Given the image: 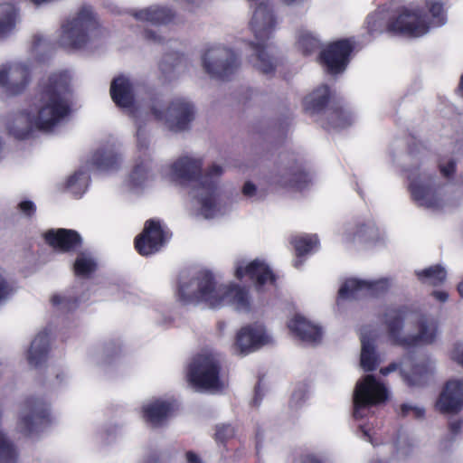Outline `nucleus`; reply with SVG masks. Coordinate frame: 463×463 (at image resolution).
Here are the masks:
<instances>
[{
	"label": "nucleus",
	"mask_w": 463,
	"mask_h": 463,
	"mask_svg": "<svg viewBox=\"0 0 463 463\" xmlns=\"http://www.w3.org/2000/svg\"><path fill=\"white\" fill-rule=\"evenodd\" d=\"M458 93L460 97L463 98V74L460 77V81L458 88Z\"/></svg>",
	"instance_id": "obj_63"
},
{
	"label": "nucleus",
	"mask_w": 463,
	"mask_h": 463,
	"mask_svg": "<svg viewBox=\"0 0 463 463\" xmlns=\"http://www.w3.org/2000/svg\"><path fill=\"white\" fill-rule=\"evenodd\" d=\"M309 181L308 174L302 166H296L290 169L286 176H282L279 180L274 181L281 186H295L298 189H302L305 184Z\"/></svg>",
	"instance_id": "obj_43"
},
{
	"label": "nucleus",
	"mask_w": 463,
	"mask_h": 463,
	"mask_svg": "<svg viewBox=\"0 0 463 463\" xmlns=\"http://www.w3.org/2000/svg\"><path fill=\"white\" fill-rule=\"evenodd\" d=\"M462 427H463L462 420H453L449 423V430L454 435L459 433Z\"/></svg>",
	"instance_id": "obj_57"
},
{
	"label": "nucleus",
	"mask_w": 463,
	"mask_h": 463,
	"mask_svg": "<svg viewBox=\"0 0 463 463\" xmlns=\"http://www.w3.org/2000/svg\"><path fill=\"white\" fill-rule=\"evenodd\" d=\"M409 191L414 203L432 211L441 210L449 203V185L441 184L432 174L420 167L408 175Z\"/></svg>",
	"instance_id": "obj_8"
},
{
	"label": "nucleus",
	"mask_w": 463,
	"mask_h": 463,
	"mask_svg": "<svg viewBox=\"0 0 463 463\" xmlns=\"http://www.w3.org/2000/svg\"><path fill=\"white\" fill-rule=\"evenodd\" d=\"M121 161V156L115 146L99 148L91 157V164L99 171L116 170Z\"/></svg>",
	"instance_id": "obj_32"
},
{
	"label": "nucleus",
	"mask_w": 463,
	"mask_h": 463,
	"mask_svg": "<svg viewBox=\"0 0 463 463\" xmlns=\"http://www.w3.org/2000/svg\"><path fill=\"white\" fill-rule=\"evenodd\" d=\"M234 435V430L230 424H222L216 427L215 439L223 442Z\"/></svg>",
	"instance_id": "obj_49"
},
{
	"label": "nucleus",
	"mask_w": 463,
	"mask_h": 463,
	"mask_svg": "<svg viewBox=\"0 0 463 463\" xmlns=\"http://www.w3.org/2000/svg\"><path fill=\"white\" fill-rule=\"evenodd\" d=\"M378 17H379L378 14H374L369 15L367 17L366 24H367L368 30L371 33H374V32L378 31V26L376 24Z\"/></svg>",
	"instance_id": "obj_53"
},
{
	"label": "nucleus",
	"mask_w": 463,
	"mask_h": 463,
	"mask_svg": "<svg viewBox=\"0 0 463 463\" xmlns=\"http://www.w3.org/2000/svg\"><path fill=\"white\" fill-rule=\"evenodd\" d=\"M152 154L153 149L150 146L149 137L146 131L138 125L137 129L136 163L128 180V185L132 191L139 192L152 180L154 176Z\"/></svg>",
	"instance_id": "obj_11"
},
{
	"label": "nucleus",
	"mask_w": 463,
	"mask_h": 463,
	"mask_svg": "<svg viewBox=\"0 0 463 463\" xmlns=\"http://www.w3.org/2000/svg\"><path fill=\"white\" fill-rule=\"evenodd\" d=\"M436 409L447 414H455L463 408V379H450L443 387Z\"/></svg>",
	"instance_id": "obj_24"
},
{
	"label": "nucleus",
	"mask_w": 463,
	"mask_h": 463,
	"mask_svg": "<svg viewBox=\"0 0 463 463\" xmlns=\"http://www.w3.org/2000/svg\"><path fill=\"white\" fill-rule=\"evenodd\" d=\"M249 4L250 9L255 8L256 5H260L262 3H268L265 0H246Z\"/></svg>",
	"instance_id": "obj_62"
},
{
	"label": "nucleus",
	"mask_w": 463,
	"mask_h": 463,
	"mask_svg": "<svg viewBox=\"0 0 463 463\" xmlns=\"http://www.w3.org/2000/svg\"><path fill=\"white\" fill-rule=\"evenodd\" d=\"M20 454L16 445L4 432L0 431V463H19Z\"/></svg>",
	"instance_id": "obj_41"
},
{
	"label": "nucleus",
	"mask_w": 463,
	"mask_h": 463,
	"mask_svg": "<svg viewBox=\"0 0 463 463\" xmlns=\"http://www.w3.org/2000/svg\"><path fill=\"white\" fill-rule=\"evenodd\" d=\"M392 286L393 280L386 277L368 279L349 278L340 286L338 295L342 299L377 297L388 291Z\"/></svg>",
	"instance_id": "obj_19"
},
{
	"label": "nucleus",
	"mask_w": 463,
	"mask_h": 463,
	"mask_svg": "<svg viewBox=\"0 0 463 463\" xmlns=\"http://www.w3.org/2000/svg\"><path fill=\"white\" fill-rule=\"evenodd\" d=\"M143 463H157V458L154 456H151L144 459Z\"/></svg>",
	"instance_id": "obj_64"
},
{
	"label": "nucleus",
	"mask_w": 463,
	"mask_h": 463,
	"mask_svg": "<svg viewBox=\"0 0 463 463\" xmlns=\"http://www.w3.org/2000/svg\"><path fill=\"white\" fill-rule=\"evenodd\" d=\"M385 241V232L381 231L372 220L349 224L340 234V241L346 247L371 248L383 245Z\"/></svg>",
	"instance_id": "obj_17"
},
{
	"label": "nucleus",
	"mask_w": 463,
	"mask_h": 463,
	"mask_svg": "<svg viewBox=\"0 0 463 463\" xmlns=\"http://www.w3.org/2000/svg\"><path fill=\"white\" fill-rule=\"evenodd\" d=\"M177 298L184 305L204 304L211 308L231 306L239 312H250L252 305L247 287L233 281L221 283L209 269H201L181 281Z\"/></svg>",
	"instance_id": "obj_3"
},
{
	"label": "nucleus",
	"mask_w": 463,
	"mask_h": 463,
	"mask_svg": "<svg viewBox=\"0 0 463 463\" xmlns=\"http://www.w3.org/2000/svg\"><path fill=\"white\" fill-rule=\"evenodd\" d=\"M168 240V234L161 223L150 220L146 222L143 232L137 237L135 246L141 255H150L158 251Z\"/></svg>",
	"instance_id": "obj_22"
},
{
	"label": "nucleus",
	"mask_w": 463,
	"mask_h": 463,
	"mask_svg": "<svg viewBox=\"0 0 463 463\" xmlns=\"http://www.w3.org/2000/svg\"><path fill=\"white\" fill-rule=\"evenodd\" d=\"M354 43L348 39H341L328 43L320 52V61L331 74L342 73L347 67Z\"/></svg>",
	"instance_id": "obj_20"
},
{
	"label": "nucleus",
	"mask_w": 463,
	"mask_h": 463,
	"mask_svg": "<svg viewBox=\"0 0 463 463\" xmlns=\"http://www.w3.org/2000/svg\"><path fill=\"white\" fill-rule=\"evenodd\" d=\"M436 409L447 414H455L463 408V379H450L443 387Z\"/></svg>",
	"instance_id": "obj_23"
},
{
	"label": "nucleus",
	"mask_w": 463,
	"mask_h": 463,
	"mask_svg": "<svg viewBox=\"0 0 463 463\" xmlns=\"http://www.w3.org/2000/svg\"><path fill=\"white\" fill-rule=\"evenodd\" d=\"M136 20L142 23H148L153 25L166 24L174 20V12L165 6H150L133 12Z\"/></svg>",
	"instance_id": "obj_31"
},
{
	"label": "nucleus",
	"mask_w": 463,
	"mask_h": 463,
	"mask_svg": "<svg viewBox=\"0 0 463 463\" xmlns=\"http://www.w3.org/2000/svg\"><path fill=\"white\" fill-rule=\"evenodd\" d=\"M400 414L402 417H411L413 419H421L425 415L423 407L414 405L411 403H404L401 406Z\"/></svg>",
	"instance_id": "obj_48"
},
{
	"label": "nucleus",
	"mask_w": 463,
	"mask_h": 463,
	"mask_svg": "<svg viewBox=\"0 0 463 463\" xmlns=\"http://www.w3.org/2000/svg\"><path fill=\"white\" fill-rule=\"evenodd\" d=\"M290 334L306 344H317L321 341L323 331L321 326L310 321L301 314H294L287 323Z\"/></svg>",
	"instance_id": "obj_25"
},
{
	"label": "nucleus",
	"mask_w": 463,
	"mask_h": 463,
	"mask_svg": "<svg viewBox=\"0 0 463 463\" xmlns=\"http://www.w3.org/2000/svg\"><path fill=\"white\" fill-rule=\"evenodd\" d=\"M233 276L238 280L248 278L258 291L268 290L276 284V276L270 266L260 258L254 260L245 257L236 258L233 261Z\"/></svg>",
	"instance_id": "obj_14"
},
{
	"label": "nucleus",
	"mask_w": 463,
	"mask_h": 463,
	"mask_svg": "<svg viewBox=\"0 0 463 463\" xmlns=\"http://www.w3.org/2000/svg\"><path fill=\"white\" fill-rule=\"evenodd\" d=\"M439 168L442 176L450 180L456 173L457 161L453 157L441 158L439 162Z\"/></svg>",
	"instance_id": "obj_47"
},
{
	"label": "nucleus",
	"mask_w": 463,
	"mask_h": 463,
	"mask_svg": "<svg viewBox=\"0 0 463 463\" xmlns=\"http://www.w3.org/2000/svg\"><path fill=\"white\" fill-rule=\"evenodd\" d=\"M52 422L50 403L41 398L26 400L18 412L16 431L25 438L38 437Z\"/></svg>",
	"instance_id": "obj_10"
},
{
	"label": "nucleus",
	"mask_w": 463,
	"mask_h": 463,
	"mask_svg": "<svg viewBox=\"0 0 463 463\" xmlns=\"http://www.w3.org/2000/svg\"><path fill=\"white\" fill-rule=\"evenodd\" d=\"M144 36L148 41H152L154 43H161L163 41L162 37L156 32L151 30H146L144 32Z\"/></svg>",
	"instance_id": "obj_56"
},
{
	"label": "nucleus",
	"mask_w": 463,
	"mask_h": 463,
	"mask_svg": "<svg viewBox=\"0 0 463 463\" xmlns=\"http://www.w3.org/2000/svg\"><path fill=\"white\" fill-rule=\"evenodd\" d=\"M186 460L187 463H203L201 458L192 451L186 453Z\"/></svg>",
	"instance_id": "obj_59"
},
{
	"label": "nucleus",
	"mask_w": 463,
	"mask_h": 463,
	"mask_svg": "<svg viewBox=\"0 0 463 463\" xmlns=\"http://www.w3.org/2000/svg\"><path fill=\"white\" fill-rule=\"evenodd\" d=\"M110 94L113 101L127 109L137 121L140 111L134 104V90L130 80L125 76L115 78L111 82Z\"/></svg>",
	"instance_id": "obj_26"
},
{
	"label": "nucleus",
	"mask_w": 463,
	"mask_h": 463,
	"mask_svg": "<svg viewBox=\"0 0 463 463\" xmlns=\"http://www.w3.org/2000/svg\"><path fill=\"white\" fill-rule=\"evenodd\" d=\"M360 338V366L365 372L373 371L380 364L378 354L375 351V342L378 338V334L376 332L370 331L368 328H364L361 332Z\"/></svg>",
	"instance_id": "obj_29"
},
{
	"label": "nucleus",
	"mask_w": 463,
	"mask_h": 463,
	"mask_svg": "<svg viewBox=\"0 0 463 463\" xmlns=\"http://www.w3.org/2000/svg\"><path fill=\"white\" fill-rule=\"evenodd\" d=\"M239 64L236 53L231 48L221 43L210 45L202 55L203 71L214 79L228 78L236 71Z\"/></svg>",
	"instance_id": "obj_13"
},
{
	"label": "nucleus",
	"mask_w": 463,
	"mask_h": 463,
	"mask_svg": "<svg viewBox=\"0 0 463 463\" xmlns=\"http://www.w3.org/2000/svg\"><path fill=\"white\" fill-rule=\"evenodd\" d=\"M250 10L249 25L255 42L250 44L252 53L249 61L259 71L270 74L278 66L279 61L274 49L267 44V41L273 36L279 20L269 3H262Z\"/></svg>",
	"instance_id": "obj_6"
},
{
	"label": "nucleus",
	"mask_w": 463,
	"mask_h": 463,
	"mask_svg": "<svg viewBox=\"0 0 463 463\" xmlns=\"http://www.w3.org/2000/svg\"><path fill=\"white\" fill-rule=\"evenodd\" d=\"M201 158L184 156L163 169V175L172 181L193 184L191 213L203 219H213L226 214L230 206L219 199L216 190L223 167L213 164L204 174H201Z\"/></svg>",
	"instance_id": "obj_2"
},
{
	"label": "nucleus",
	"mask_w": 463,
	"mask_h": 463,
	"mask_svg": "<svg viewBox=\"0 0 463 463\" xmlns=\"http://www.w3.org/2000/svg\"><path fill=\"white\" fill-rule=\"evenodd\" d=\"M273 338L261 323H253L242 326L236 335V347L241 354L254 352L271 344Z\"/></svg>",
	"instance_id": "obj_21"
},
{
	"label": "nucleus",
	"mask_w": 463,
	"mask_h": 463,
	"mask_svg": "<svg viewBox=\"0 0 463 463\" xmlns=\"http://www.w3.org/2000/svg\"><path fill=\"white\" fill-rule=\"evenodd\" d=\"M329 98L330 90L328 87L321 85L305 97L303 100L304 109L311 115L319 114L325 109Z\"/></svg>",
	"instance_id": "obj_35"
},
{
	"label": "nucleus",
	"mask_w": 463,
	"mask_h": 463,
	"mask_svg": "<svg viewBox=\"0 0 463 463\" xmlns=\"http://www.w3.org/2000/svg\"><path fill=\"white\" fill-rule=\"evenodd\" d=\"M120 346L114 343L107 344L102 349L92 352L89 357L93 364L104 366L110 364L114 358L119 355Z\"/></svg>",
	"instance_id": "obj_40"
},
{
	"label": "nucleus",
	"mask_w": 463,
	"mask_h": 463,
	"mask_svg": "<svg viewBox=\"0 0 463 463\" xmlns=\"http://www.w3.org/2000/svg\"><path fill=\"white\" fill-rule=\"evenodd\" d=\"M220 358L213 350H203L188 365V383L197 391L218 392L224 388L220 379Z\"/></svg>",
	"instance_id": "obj_9"
},
{
	"label": "nucleus",
	"mask_w": 463,
	"mask_h": 463,
	"mask_svg": "<svg viewBox=\"0 0 463 463\" xmlns=\"http://www.w3.org/2000/svg\"><path fill=\"white\" fill-rule=\"evenodd\" d=\"M50 342V333L44 329L40 331L32 341L27 354V360L31 366L37 367L43 363L47 357Z\"/></svg>",
	"instance_id": "obj_33"
},
{
	"label": "nucleus",
	"mask_w": 463,
	"mask_h": 463,
	"mask_svg": "<svg viewBox=\"0 0 463 463\" xmlns=\"http://www.w3.org/2000/svg\"><path fill=\"white\" fill-rule=\"evenodd\" d=\"M300 463H322V460L317 455L314 453H307L301 458Z\"/></svg>",
	"instance_id": "obj_55"
},
{
	"label": "nucleus",
	"mask_w": 463,
	"mask_h": 463,
	"mask_svg": "<svg viewBox=\"0 0 463 463\" xmlns=\"http://www.w3.org/2000/svg\"><path fill=\"white\" fill-rule=\"evenodd\" d=\"M16 289L12 282L0 270V307L5 305L15 294Z\"/></svg>",
	"instance_id": "obj_46"
},
{
	"label": "nucleus",
	"mask_w": 463,
	"mask_h": 463,
	"mask_svg": "<svg viewBox=\"0 0 463 463\" xmlns=\"http://www.w3.org/2000/svg\"><path fill=\"white\" fill-rule=\"evenodd\" d=\"M242 194L251 200H256L258 198V189L257 186L250 181L245 182L241 189Z\"/></svg>",
	"instance_id": "obj_52"
},
{
	"label": "nucleus",
	"mask_w": 463,
	"mask_h": 463,
	"mask_svg": "<svg viewBox=\"0 0 463 463\" xmlns=\"http://www.w3.org/2000/svg\"><path fill=\"white\" fill-rule=\"evenodd\" d=\"M176 2L183 5L188 10L193 11L202 4L203 0H176Z\"/></svg>",
	"instance_id": "obj_54"
},
{
	"label": "nucleus",
	"mask_w": 463,
	"mask_h": 463,
	"mask_svg": "<svg viewBox=\"0 0 463 463\" xmlns=\"http://www.w3.org/2000/svg\"><path fill=\"white\" fill-rule=\"evenodd\" d=\"M49 49V42L48 40L41 33H36L32 37L30 43V55L29 58L33 63L35 61H40L42 60L43 55Z\"/></svg>",
	"instance_id": "obj_45"
},
{
	"label": "nucleus",
	"mask_w": 463,
	"mask_h": 463,
	"mask_svg": "<svg viewBox=\"0 0 463 463\" xmlns=\"http://www.w3.org/2000/svg\"><path fill=\"white\" fill-rule=\"evenodd\" d=\"M450 358L463 368V344L457 343L450 351Z\"/></svg>",
	"instance_id": "obj_50"
},
{
	"label": "nucleus",
	"mask_w": 463,
	"mask_h": 463,
	"mask_svg": "<svg viewBox=\"0 0 463 463\" xmlns=\"http://www.w3.org/2000/svg\"><path fill=\"white\" fill-rule=\"evenodd\" d=\"M151 111L158 121L174 132L186 129L194 117L193 104L183 98L173 99L164 109L156 103L152 106Z\"/></svg>",
	"instance_id": "obj_15"
},
{
	"label": "nucleus",
	"mask_w": 463,
	"mask_h": 463,
	"mask_svg": "<svg viewBox=\"0 0 463 463\" xmlns=\"http://www.w3.org/2000/svg\"><path fill=\"white\" fill-rule=\"evenodd\" d=\"M90 175L86 169L80 168L68 176L62 183L63 189L75 196H81L87 190Z\"/></svg>",
	"instance_id": "obj_38"
},
{
	"label": "nucleus",
	"mask_w": 463,
	"mask_h": 463,
	"mask_svg": "<svg viewBox=\"0 0 463 463\" xmlns=\"http://www.w3.org/2000/svg\"><path fill=\"white\" fill-rule=\"evenodd\" d=\"M433 296L436 299H438L440 302L447 301L449 295L445 291H434Z\"/></svg>",
	"instance_id": "obj_60"
},
{
	"label": "nucleus",
	"mask_w": 463,
	"mask_h": 463,
	"mask_svg": "<svg viewBox=\"0 0 463 463\" xmlns=\"http://www.w3.org/2000/svg\"><path fill=\"white\" fill-rule=\"evenodd\" d=\"M426 14L418 5L402 7L392 14L387 23V30L410 38H420L431 29L441 27L448 22L442 0H423Z\"/></svg>",
	"instance_id": "obj_5"
},
{
	"label": "nucleus",
	"mask_w": 463,
	"mask_h": 463,
	"mask_svg": "<svg viewBox=\"0 0 463 463\" xmlns=\"http://www.w3.org/2000/svg\"><path fill=\"white\" fill-rule=\"evenodd\" d=\"M290 244L296 252L293 261L295 268H300L304 262V257L317 250L319 241L316 234H297L290 238Z\"/></svg>",
	"instance_id": "obj_30"
},
{
	"label": "nucleus",
	"mask_w": 463,
	"mask_h": 463,
	"mask_svg": "<svg viewBox=\"0 0 463 463\" xmlns=\"http://www.w3.org/2000/svg\"><path fill=\"white\" fill-rule=\"evenodd\" d=\"M33 63L30 59L11 61L0 65V88L7 95H19L32 80Z\"/></svg>",
	"instance_id": "obj_16"
},
{
	"label": "nucleus",
	"mask_w": 463,
	"mask_h": 463,
	"mask_svg": "<svg viewBox=\"0 0 463 463\" xmlns=\"http://www.w3.org/2000/svg\"><path fill=\"white\" fill-rule=\"evenodd\" d=\"M354 116L348 109H333L328 116L327 128L335 130L344 129L354 122Z\"/></svg>",
	"instance_id": "obj_42"
},
{
	"label": "nucleus",
	"mask_w": 463,
	"mask_h": 463,
	"mask_svg": "<svg viewBox=\"0 0 463 463\" xmlns=\"http://www.w3.org/2000/svg\"><path fill=\"white\" fill-rule=\"evenodd\" d=\"M386 386L368 374L360 379L354 391V418L362 420L371 412L373 405H378L388 400Z\"/></svg>",
	"instance_id": "obj_12"
},
{
	"label": "nucleus",
	"mask_w": 463,
	"mask_h": 463,
	"mask_svg": "<svg viewBox=\"0 0 463 463\" xmlns=\"http://www.w3.org/2000/svg\"><path fill=\"white\" fill-rule=\"evenodd\" d=\"M98 269V262L94 255L89 250L77 253L73 262V271L77 278L89 279Z\"/></svg>",
	"instance_id": "obj_36"
},
{
	"label": "nucleus",
	"mask_w": 463,
	"mask_h": 463,
	"mask_svg": "<svg viewBox=\"0 0 463 463\" xmlns=\"http://www.w3.org/2000/svg\"><path fill=\"white\" fill-rule=\"evenodd\" d=\"M435 368L436 363L431 358L413 362L410 356H406L400 364L392 363L388 366L381 368L380 373L386 376L400 369V373L408 385L420 386L430 378L435 372Z\"/></svg>",
	"instance_id": "obj_18"
},
{
	"label": "nucleus",
	"mask_w": 463,
	"mask_h": 463,
	"mask_svg": "<svg viewBox=\"0 0 463 463\" xmlns=\"http://www.w3.org/2000/svg\"><path fill=\"white\" fill-rule=\"evenodd\" d=\"M378 318L385 326L388 340L404 348L431 345L439 335L433 317L414 312L406 306L384 307Z\"/></svg>",
	"instance_id": "obj_4"
},
{
	"label": "nucleus",
	"mask_w": 463,
	"mask_h": 463,
	"mask_svg": "<svg viewBox=\"0 0 463 463\" xmlns=\"http://www.w3.org/2000/svg\"><path fill=\"white\" fill-rule=\"evenodd\" d=\"M73 74L64 70L43 79L32 106L13 114L6 124L8 133L16 139L28 138L34 129L54 131L71 113Z\"/></svg>",
	"instance_id": "obj_1"
},
{
	"label": "nucleus",
	"mask_w": 463,
	"mask_h": 463,
	"mask_svg": "<svg viewBox=\"0 0 463 463\" xmlns=\"http://www.w3.org/2000/svg\"><path fill=\"white\" fill-rule=\"evenodd\" d=\"M69 379V375L66 372H60L56 374V380L59 383H66Z\"/></svg>",
	"instance_id": "obj_61"
},
{
	"label": "nucleus",
	"mask_w": 463,
	"mask_h": 463,
	"mask_svg": "<svg viewBox=\"0 0 463 463\" xmlns=\"http://www.w3.org/2000/svg\"><path fill=\"white\" fill-rule=\"evenodd\" d=\"M296 47L304 54L309 55L318 50L321 45L319 36L307 28H299L295 35Z\"/></svg>",
	"instance_id": "obj_37"
},
{
	"label": "nucleus",
	"mask_w": 463,
	"mask_h": 463,
	"mask_svg": "<svg viewBox=\"0 0 463 463\" xmlns=\"http://www.w3.org/2000/svg\"><path fill=\"white\" fill-rule=\"evenodd\" d=\"M17 22V9L9 3L0 4V39L7 37Z\"/></svg>",
	"instance_id": "obj_39"
},
{
	"label": "nucleus",
	"mask_w": 463,
	"mask_h": 463,
	"mask_svg": "<svg viewBox=\"0 0 463 463\" xmlns=\"http://www.w3.org/2000/svg\"><path fill=\"white\" fill-rule=\"evenodd\" d=\"M80 286H74L70 290L54 294L52 297V305L59 310L71 311L77 307L79 303L86 301L89 296L86 293H80Z\"/></svg>",
	"instance_id": "obj_34"
},
{
	"label": "nucleus",
	"mask_w": 463,
	"mask_h": 463,
	"mask_svg": "<svg viewBox=\"0 0 463 463\" xmlns=\"http://www.w3.org/2000/svg\"><path fill=\"white\" fill-rule=\"evenodd\" d=\"M175 408L172 398H155L147 401L142 407L143 418L153 426L163 424Z\"/></svg>",
	"instance_id": "obj_28"
},
{
	"label": "nucleus",
	"mask_w": 463,
	"mask_h": 463,
	"mask_svg": "<svg viewBox=\"0 0 463 463\" xmlns=\"http://www.w3.org/2000/svg\"><path fill=\"white\" fill-rule=\"evenodd\" d=\"M104 33L100 18L93 6L82 5L61 22L58 43L71 51L86 50Z\"/></svg>",
	"instance_id": "obj_7"
},
{
	"label": "nucleus",
	"mask_w": 463,
	"mask_h": 463,
	"mask_svg": "<svg viewBox=\"0 0 463 463\" xmlns=\"http://www.w3.org/2000/svg\"><path fill=\"white\" fill-rule=\"evenodd\" d=\"M48 245L60 252L77 251L81 246L80 234L73 230L50 229L43 233Z\"/></svg>",
	"instance_id": "obj_27"
},
{
	"label": "nucleus",
	"mask_w": 463,
	"mask_h": 463,
	"mask_svg": "<svg viewBox=\"0 0 463 463\" xmlns=\"http://www.w3.org/2000/svg\"><path fill=\"white\" fill-rule=\"evenodd\" d=\"M18 209L25 216L31 217L36 212V205L30 200H23L19 203Z\"/></svg>",
	"instance_id": "obj_51"
},
{
	"label": "nucleus",
	"mask_w": 463,
	"mask_h": 463,
	"mask_svg": "<svg viewBox=\"0 0 463 463\" xmlns=\"http://www.w3.org/2000/svg\"><path fill=\"white\" fill-rule=\"evenodd\" d=\"M416 275L422 283L436 286L445 281L447 272L444 268L436 265L417 270Z\"/></svg>",
	"instance_id": "obj_44"
},
{
	"label": "nucleus",
	"mask_w": 463,
	"mask_h": 463,
	"mask_svg": "<svg viewBox=\"0 0 463 463\" xmlns=\"http://www.w3.org/2000/svg\"><path fill=\"white\" fill-rule=\"evenodd\" d=\"M359 429L361 430L364 437L373 445V435L370 433L371 430L364 424H359Z\"/></svg>",
	"instance_id": "obj_58"
}]
</instances>
